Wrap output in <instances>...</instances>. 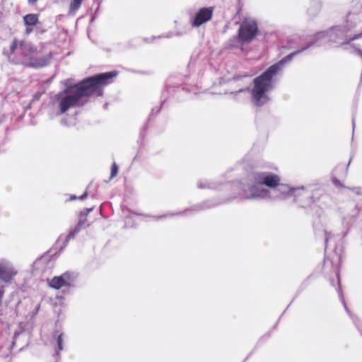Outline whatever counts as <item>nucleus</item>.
Returning a JSON list of instances; mask_svg holds the SVG:
<instances>
[{"label": "nucleus", "mask_w": 362, "mask_h": 362, "mask_svg": "<svg viewBox=\"0 0 362 362\" xmlns=\"http://www.w3.org/2000/svg\"><path fill=\"white\" fill-rule=\"evenodd\" d=\"M117 74V71L96 74L65 88L57 95L60 112L63 114L71 107H82L91 97L102 96L104 87Z\"/></svg>", "instance_id": "1"}, {"label": "nucleus", "mask_w": 362, "mask_h": 362, "mask_svg": "<svg viewBox=\"0 0 362 362\" xmlns=\"http://www.w3.org/2000/svg\"><path fill=\"white\" fill-rule=\"evenodd\" d=\"M300 52L297 51L287 55L278 63L269 66L264 73L254 79V87L251 94L252 100L257 106H261L268 100L269 98L266 93L272 88L273 78L278 74L281 66Z\"/></svg>", "instance_id": "2"}, {"label": "nucleus", "mask_w": 362, "mask_h": 362, "mask_svg": "<svg viewBox=\"0 0 362 362\" xmlns=\"http://www.w3.org/2000/svg\"><path fill=\"white\" fill-rule=\"evenodd\" d=\"M259 33L257 21L250 18H245L241 22L238 32V39L241 44H247L256 38Z\"/></svg>", "instance_id": "3"}, {"label": "nucleus", "mask_w": 362, "mask_h": 362, "mask_svg": "<svg viewBox=\"0 0 362 362\" xmlns=\"http://www.w3.org/2000/svg\"><path fill=\"white\" fill-rule=\"evenodd\" d=\"M25 57L28 58V61L25 63L26 66L39 68L45 66L49 64L52 54L49 53V54L43 57L38 56L37 48L35 47H30Z\"/></svg>", "instance_id": "4"}, {"label": "nucleus", "mask_w": 362, "mask_h": 362, "mask_svg": "<svg viewBox=\"0 0 362 362\" xmlns=\"http://www.w3.org/2000/svg\"><path fill=\"white\" fill-rule=\"evenodd\" d=\"M252 181L256 185H264L269 188L274 189L281 184L280 177L270 173H255L252 175Z\"/></svg>", "instance_id": "5"}, {"label": "nucleus", "mask_w": 362, "mask_h": 362, "mask_svg": "<svg viewBox=\"0 0 362 362\" xmlns=\"http://www.w3.org/2000/svg\"><path fill=\"white\" fill-rule=\"evenodd\" d=\"M214 11V8L211 6L200 8L192 20L191 25L194 28H198L209 22L212 18Z\"/></svg>", "instance_id": "6"}, {"label": "nucleus", "mask_w": 362, "mask_h": 362, "mask_svg": "<svg viewBox=\"0 0 362 362\" xmlns=\"http://www.w3.org/2000/svg\"><path fill=\"white\" fill-rule=\"evenodd\" d=\"M74 281L73 275L69 272L63 273L60 276H54L48 283L49 287L59 290L62 287L69 288Z\"/></svg>", "instance_id": "7"}, {"label": "nucleus", "mask_w": 362, "mask_h": 362, "mask_svg": "<svg viewBox=\"0 0 362 362\" xmlns=\"http://www.w3.org/2000/svg\"><path fill=\"white\" fill-rule=\"evenodd\" d=\"M16 274L17 272L13 268L5 265H0V279L3 281L10 283Z\"/></svg>", "instance_id": "8"}, {"label": "nucleus", "mask_w": 362, "mask_h": 362, "mask_svg": "<svg viewBox=\"0 0 362 362\" xmlns=\"http://www.w3.org/2000/svg\"><path fill=\"white\" fill-rule=\"evenodd\" d=\"M288 195L293 196L294 197V202H300L303 199L308 198L310 197L308 192H306L303 188L298 189H291L288 190Z\"/></svg>", "instance_id": "9"}, {"label": "nucleus", "mask_w": 362, "mask_h": 362, "mask_svg": "<svg viewBox=\"0 0 362 362\" xmlns=\"http://www.w3.org/2000/svg\"><path fill=\"white\" fill-rule=\"evenodd\" d=\"M23 22L28 26H34L38 23V16L37 14H27L23 17Z\"/></svg>", "instance_id": "10"}, {"label": "nucleus", "mask_w": 362, "mask_h": 362, "mask_svg": "<svg viewBox=\"0 0 362 362\" xmlns=\"http://www.w3.org/2000/svg\"><path fill=\"white\" fill-rule=\"evenodd\" d=\"M83 0H71L69 11V13L74 14L81 7Z\"/></svg>", "instance_id": "11"}, {"label": "nucleus", "mask_w": 362, "mask_h": 362, "mask_svg": "<svg viewBox=\"0 0 362 362\" xmlns=\"http://www.w3.org/2000/svg\"><path fill=\"white\" fill-rule=\"evenodd\" d=\"M25 45V41L24 40H17L16 38H15L11 46H10V53H9V56L12 55L14 54L16 49L18 48V47H23Z\"/></svg>", "instance_id": "12"}, {"label": "nucleus", "mask_w": 362, "mask_h": 362, "mask_svg": "<svg viewBox=\"0 0 362 362\" xmlns=\"http://www.w3.org/2000/svg\"><path fill=\"white\" fill-rule=\"evenodd\" d=\"M84 221H80L77 226H76L75 229L70 232L69 235L66 236V241L70 240L71 239H73L75 237V235L78 233L82 227V226L84 224Z\"/></svg>", "instance_id": "13"}, {"label": "nucleus", "mask_w": 362, "mask_h": 362, "mask_svg": "<svg viewBox=\"0 0 362 362\" xmlns=\"http://www.w3.org/2000/svg\"><path fill=\"white\" fill-rule=\"evenodd\" d=\"M63 342H64V334H60L58 335V337L57 338V344L58 351H61L64 349Z\"/></svg>", "instance_id": "14"}, {"label": "nucleus", "mask_w": 362, "mask_h": 362, "mask_svg": "<svg viewBox=\"0 0 362 362\" xmlns=\"http://www.w3.org/2000/svg\"><path fill=\"white\" fill-rule=\"evenodd\" d=\"M110 170H111V172H110V179H112L115 177H116L117 175V173H118L119 168H118V165H117L116 163H113L112 164Z\"/></svg>", "instance_id": "15"}, {"label": "nucleus", "mask_w": 362, "mask_h": 362, "mask_svg": "<svg viewBox=\"0 0 362 362\" xmlns=\"http://www.w3.org/2000/svg\"><path fill=\"white\" fill-rule=\"evenodd\" d=\"M362 37V33H358V34H356L354 35H353L347 42H344L343 44L345 45V44H349V42H351V41H354L355 40H357V39H359Z\"/></svg>", "instance_id": "16"}, {"label": "nucleus", "mask_w": 362, "mask_h": 362, "mask_svg": "<svg viewBox=\"0 0 362 362\" xmlns=\"http://www.w3.org/2000/svg\"><path fill=\"white\" fill-rule=\"evenodd\" d=\"M93 210L92 208L90 209H86L84 211L81 212V215H84L85 216H87L91 211Z\"/></svg>", "instance_id": "17"}, {"label": "nucleus", "mask_w": 362, "mask_h": 362, "mask_svg": "<svg viewBox=\"0 0 362 362\" xmlns=\"http://www.w3.org/2000/svg\"><path fill=\"white\" fill-rule=\"evenodd\" d=\"M88 197V193L87 192H84L81 197H80V199H84L85 198H86Z\"/></svg>", "instance_id": "18"}, {"label": "nucleus", "mask_w": 362, "mask_h": 362, "mask_svg": "<svg viewBox=\"0 0 362 362\" xmlns=\"http://www.w3.org/2000/svg\"><path fill=\"white\" fill-rule=\"evenodd\" d=\"M32 30H32L31 28H27L25 29V33H26L27 35H28V34H30V33L32 32Z\"/></svg>", "instance_id": "19"}, {"label": "nucleus", "mask_w": 362, "mask_h": 362, "mask_svg": "<svg viewBox=\"0 0 362 362\" xmlns=\"http://www.w3.org/2000/svg\"><path fill=\"white\" fill-rule=\"evenodd\" d=\"M37 0H28V2L31 4H34L37 2Z\"/></svg>", "instance_id": "20"}, {"label": "nucleus", "mask_w": 362, "mask_h": 362, "mask_svg": "<svg viewBox=\"0 0 362 362\" xmlns=\"http://www.w3.org/2000/svg\"><path fill=\"white\" fill-rule=\"evenodd\" d=\"M71 199H76V197H71Z\"/></svg>", "instance_id": "21"}]
</instances>
